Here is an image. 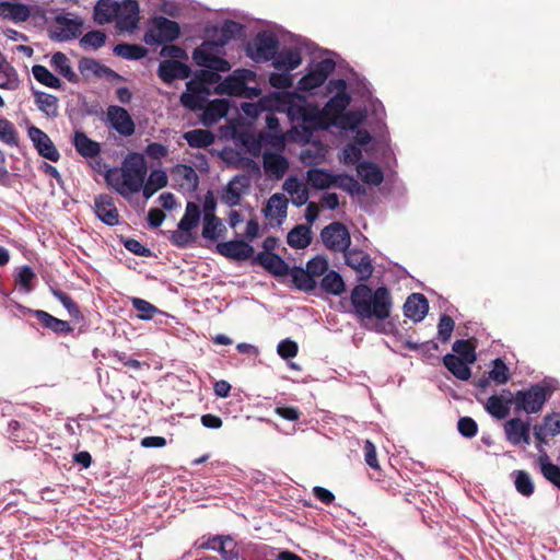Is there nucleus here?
I'll list each match as a JSON object with an SVG mask.
<instances>
[{"label": "nucleus", "mask_w": 560, "mask_h": 560, "mask_svg": "<svg viewBox=\"0 0 560 560\" xmlns=\"http://www.w3.org/2000/svg\"><path fill=\"white\" fill-rule=\"evenodd\" d=\"M351 313L364 326L368 322L386 320L393 311V295L387 287L372 289L370 285L359 283L350 293Z\"/></svg>", "instance_id": "nucleus-1"}, {"label": "nucleus", "mask_w": 560, "mask_h": 560, "mask_svg": "<svg viewBox=\"0 0 560 560\" xmlns=\"http://www.w3.org/2000/svg\"><path fill=\"white\" fill-rule=\"evenodd\" d=\"M147 173L148 165L144 156L138 152H130L120 167L107 171L105 180L115 191L127 198L141 190Z\"/></svg>", "instance_id": "nucleus-2"}, {"label": "nucleus", "mask_w": 560, "mask_h": 560, "mask_svg": "<svg viewBox=\"0 0 560 560\" xmlns=\"http://www.w3.org/2000/svg\"><path fill=\"white\" fill-rule=\"evenodd\" d=\"M220 71L208 68L198 70L194 77L186 83V91L182 93L179 102L183 107L199 112L211 94V85L219 84L221 80Z\"/></svg>", "instance_id": "nucleus-3"}, {"label": "nucleus", "mask_w": 560, "mask_h": 560, "mask_svg": "<svg viewBox=\"0 0 560 560\" xmlns=\"http://www.w3.org/2000/svg\"><path fill=\"white\" fill-rule=\"evenodd\" d=\"M180 36V26L176 21L170 20L163 15L153 16L143 40L147 45H162L176 40Z\"/></svg>", "instance_id": "nucleus-4"}, {"label": "nucleus", "mask_w": 560, "mask_h": 560, "mask_svg": "<svg viewBox=\"0 0 560 560\" xmlns=\"http://www.w3.org/2000/svg\"><path fill=\"white\" fill-rule=\"evenodd\" d=\"M551 395L552 390L540 384L532 385L528 389L517 390L514 395L515 410L537 413Z\"/></svg>", "instance_id": "nucleus-5"}, {"label": "nucleus", "mask_w": 560, "mask_h": 560, "mask_svg": "<svg viewBox=\"0 0 560 560\" xmlns=\"http://www.w3.org/2000/svg\"><path fill=\"white\" fill-rule=\"evenodd\" d=\"M220 48L218 42L206 40L194 49L192 60L199 67L228 72L231 69V65L228 60L218 56Z\"/></svg>", "instance_id": "nucleus-6"}, {"label": "nucleus", "mask_w": 560, "mask_h": 560, "mask_svg": "<svg viewBox=\"0 0 560 560\" xmlns=\"http://www.w3.org/2000/svg\"><path fill=\"white\" fill-rule=\"evenodd\" d=\"M279 48V40L277 36L268 32H259L253 40L252 45H248L246 51L247 56L253 60L269 61L275 58Z\"/></svg>", "instance_id": "nucleus-7"}, {"label": "nucleus", "mask_w": 560, "mask_h": 560, "mask_svg": "<svg viewBox=\"0 0 560 560\" xmlns=\"http://www.w3.org/2000/svg\"><path fill=\"white\" fill-rule=\"evenodd\" d=\"M320 238L325 247L331 252L347 253L351 244L350 233L341 222H331L320 232Z\"/></svg>", "instance_id": "nucleus-8"}, {"label": "nucleus", "mask_w": 560, "mask_h": 560, "mask_svg": "<svg viewBox=\"0 0 560 560\" xmlns=\"http://www.w3.org/2000/svg\"><path fill=\"white\" fill-rule=\"evenodd\" d=\"M276 109L279 112H285L290 120L301 121L304 112L308 104L306 98L295 92H277L275 94Z\"/></svg>", "instance_id": "nucleus-9"}, {"label": "nucleus", "mask_w": 560, "mask_h": 560, "mask_svg": "<svg viewBox=\"0 0 560 560\" xmlns=\"http://www.w3.org/2000/svg\"><path fill=\"white\" fill-rule=\"evenodd\" d=\"M335 68L336 63L332 59L326 58L318 61L307 74L300 79L299 89L308 92L320 86Z\"/></svg>", "instance_id": "nucleus-10"}, {"label": "nucleus", "mask_w": 560, "mask_h": 560, "mask_svg": "<svg viewBox=\"0 0 560 560\" xmlns=\"http://www.w3.org/2000/svg\"><path fill=\"white\" fill-rule=\"evenodd\" d=\"M106 120L120 136L131 137L136 125L128 110L118 105H109L106 110Z\"/></svg>", "instance_id": "nucleus-11"}, {"label": "nucleus", "mask_w": 560, "mask_h": 560, "mask_svg": "<svg viewBox=\"0 0 560 560\" xmlns=\"http://www.w3.org/2000/svg\"><path fill=\"white\" fill-rule=\"evenodd\" d=\"M346 81L342 79L331 80L328 90L336 89L338 92L324 106L323 114L336 118L340 116L350 103V96L346 92Z\"/></svg>", "instance_id": "nucleus-12"}, {"label": "nucleus", "mask_w": 560, "mask_h": 560, "mask_svg": "<svg viewBox=\"0 0 560 560\" xmlns=\"http://www.w3.org/2000/svg\"><path fill=\"white\" fill-rule=\"evenodd\" d=\"M140 8L137 0H122L116 15V26L120 31L133 32L140 20Z\"/></svg>", "instance_id": "nucleus-13"}, {"label": "nucleus", "mask_w": 560, "mask_h": 560, "mask_svg": "<svg viewBox=\"0 0 560 560\" xmlns=\"http://www.w3.org/2000/svg\"><path fill=\"white\" fill-rule=\"evenodd\" d=\"M27 133L40 156L51 162L59 161L60 153L46 132L36 126H31L27 129Z\"/></svg>", "instance_id": "nucleus-14"}, {"label": "nucleus", "mask_w": 560, "mask_h": 560, "mask_svg": "<svg viewBox=\"0 0 560 560\" xmlns=\"http://www.w3.org/2000/svg\"><path fill=\"white\" fill-rule=\"evenodd\" d=\"M94 212L106 225L115 226L119 223V212L112 196L101 194L94 198Z\"/></svg>", "instance_id": "nucleus-15"}, {"label": "nucleus", "mask_w": 560, "mask_h": 560, "mask_svg": "<svg viewBox=\"0 0 560 560\" xmlns=\"http://www.w3.org/2000/svg\"><path fill=\"white\" fill-rule=\"evenodd\" d=\"M217 252L232 260L244 261L253 257L254 247L243 240H233L217 244Z\"/></svg>", "instance_id": "nucleus-16"}, {"label": "nucleus", "mask_w": 560, "mask_h": 560, "mask_svg": "<svg viewBox=\"0 0 560 560\" xmlns=\"http://www.w3.org/2000/svg\"><path fill=\"white\" fill-rule=\"evenodd\" d=\"M191 69L179 60H163L158 68V75L165 84H172L175 80L188 79Z\"/></svg>", "instance_id": "nucleus-17"}, {"label": "nucleus", "mask_w": 560, "mask_h": 560, "mask_svg": "<svg viewBox=\"0 0 560 560\" xmlns=\"http://www.w3.org/2000/svg\"><path fill=\"white\" fill-rule=\"evenodd\" d=\"M530 424L528 421H523L520 418H513L504 423V433L506 440L513 444L521 443L530 444Z\"/></svg>", "instance_id": "nucleus-18"}, {"label": "nucleus", "mask_w": 560, "mask_h": 560, "mask_svg": "<svg viewBox=\"0 0 560 560\" xmlns=\"http://www.w3.org/2000/svg\"><path fill=\"white\" fill-rule=\"evenodd\" d=\"M27 313L35 316L39 324L56 335H69L73 331L72 326L63 319H59L43 310H27Z\"/></svg>", "instance_id": "nucleus-19"}, {"label": "nucleus", "mask_w": 560, "mask_h": 560, "mask_svg": "<svg viewBox=\"0 0 560 560\" xmlns=\"http://www.w3.org/2000/svg\"><path fill=\"white\" fill-rule=\"evenodd\" d=\"M402 308L406 317L418 323L425 317L429 303L422 293H412L407 298Z\"/></svg>", "instance_id": "nucleus-20"}, {"label": "nucleus", "mask_w": 560, "mask_h": 560, "mask_svg": "<svg viewBox=\"0 0 560 560\" xmlns=\"http://www.w3.org/2000/svg\"><path fill=\"white\" fill-rule=\"evenodd\" d=\"M255 261L272 276L284 277L289 275V265L278 254L258 253L255 257Z\"/></svg>", "instance_id": "nucleus-21"}, {"label": "nucleus", "mask_w": 560, "mask_h": 560, "mask_svg": "<svg viewBox=\"0 0 560 560\" xmlns=\"http://www.w3.org/2000/svg\"><path fill=\"white\" fill-rule=\"evenodd\" d=\"M230 109V103L223 98H217L203 103L201 121L205 126L209 127L223 118Z\"/></svg>", "instance_id": "nucleus-22"}, {"label": "nucleus", "mask_w": 560, "mask_h": 560, "mask_svg": "<svg viewBox=\"0 0 560 560\" xmlns=\"http://www.w3.org/2000/svg\"><path fill=\"white\" fill-rule=\"evenodd\" d=\"M79 70L83 77H90L91 74L97 78L118 79L122 80V77L112 70L110 68L100 63L93 58L83 57L79 60Z\"/></svg>", "instance_id": "nucleus-23"}, {"label": "nucleus", "mask_w": 560, "mask_h": 560, "mask_svg": "<svg viewBox=\"0 0 560 560\" xmlns=\"http://www.w3.org/2000/svg\"><path fill=\"white\" fill-rule=\"evenodd\" d=\"M264 170L268 176L282 178L289 168L288 160L276 152L265 151L262 154Z\"/></svg>", "instance_id": "nucleus-24"}, {"label": "nucleus", "mask_w": 560, "mask_h": 560, "mask_svg": "<svg viewBox=\"0 0 560 560\" xmlns=\"http://www.w3.org/2000/svg\"><path fill=\"white\" fill-rule=\"evenodd\" d=\"M172 175L182 188L188 191L197 190L199 186V176L190 165L178 164L174 166Z\"/></svg>", "instance_id": "nucleus-25"}, {"label": "nucleus", "mask_w": 560, "mask_h": 560, "mask_svg": "<svg viewBox=\"0 0 560 560\" xmlns=\"http://www.w3.org/2000/svg\"><path fill=\"white\" fill-rule=\"evenodd\" d=\"M0 16L15 23L25 22L31 16V9L24 3L0 1Z\"/></svg>", "instance_id": "nucleus-26"}, {"label": "nucleus", "mask_w": 560, "mask_h": 560, "mask_svg": "<svg viewBox=\"0 0 560 560\" xmlns=\"http://www.w3.org/2000/svg\"><path fill=\"white\" fill-rule=\"evenodd\" d=\"M512 405H514V397L504 398L503 395H491L485 404V409L493 418L502 420L510 415Z\"/></svg>", "instance_id": "nucleus-27"}, {"label": "nucleus", "mask_w": 560, "mask_h": 560, "mask_svg": "<svg viewBox=\"0 0 560 560\" xmlns=\"http://www.w3.org/2000/svg\"><path fill=\"white\" fill-rule=\"evenodd\" d=\"M55 37L60 42L71 40L81 34L82 22L66 16L56 18Z\"/></svg>", "instance_id": "nucleus-28"}, {"label": "nucleus", "mask_w": 560, "mask_h": 560, "mask_svg": "<svg viewBox=\"0 0 560 560\" xmlns=\"http://www.w3.org/2000/svg\"><path fill=\"white\" fill-rule=\"evenodd\" d=\"M32 94L37 108L48 118H57L59 116V98L57 96L34 89Z\"/></svg>", "instance_id": "nucleus-29"}, {"label": "nucleus", "mask_w": 560, "mask_h": 560, "mask_svg": "<svg viewBox=\"0 0 560 560\" xmlns=\"http://www.w3.org/2000/svg\"><path fill=\"white\" fill-rule=\"evenodd\" d=\"M346 262L361 275L362 280L372 276L373 266L369 255L361 252H347L345 254Z\"/></svg>", "instance_id": "nucleus-30"}, {"label": "nucleus", "mask_w": 560, "mask_h": 560, "mask_svg": "<svg viewBox=\"0 0 560 560\" xmlns=\"http://www.w3.org/2000/svg\"><path fill=\"white\" fill-rule=\"evenodd\" d=\"M73 145L77 152L86 159H93L101 152L100 143L90 139L83 131L79 130L74 132Z\"/></svg>", "instance_id": "nucleus-31"}, {"label": "nucleus", "mask_w": 560, "mask_h": 560, "mask_svg": "<svg viewBox=\"0 0 560 560\" xmlns=\"http://www.w3.org/2000/svg\"><path fill=\"white\" fill-rule=\"evenodd\" d=\"M119 2L114 0H98L94 7V21L97 24H107L116 20Z\"/></svg>", "instance_id": "nucleus-32"}, {"label": "nucleus", "mask_w": 560, "mask_h": 560, "mask_svg": "<svg viewBox=\"0 0 560 560\" xmlns=\"http://www.w3.org/2000/svg\"><path fill=\"white\" fill-rule=\"evenodd\" d=\"M287 243L295 249H304L312 243V230L310 225H295L287 235Z\"/></svg>", "instance_id": "nucleus-33"}, {"label": "nucleus", "mask_w": 560, "mask_h": 560, "mask_svg": "<svg viewBox=\"0 0 560 560\" xmlns=\"http://www.w3.org/2000/svg\"><path fill=\"white\" fill-rule=\"evenodd\" d=\"M246 89L245 79L233 74L220 82L215 86L214 92L220 95L242 96L245 94Z\"/></svg>", "instance_id": "nucleus-34"}, {"label": "nucleus", "mask_w": 560, "mask_h": 560, "mask_svg": "<svg viewBox=\"0 0 560 560\" xmlns=\"http://www.w3.org/2000/svg\"><path fill=\"white\" fill-rule=\"evenodd\" d=\"M302 62L301 54L298 49H285L277 52L272 59V66L278 70L291 71L296 69Z\"/></svg>", "instance_id": "nucleus-35"}, {"label": "nucleus", "mask_w": 560, "mask_h": 560, "mask_svg": "<svg viewBox=\"0 0 560 560\" xmlns=\"http://www.w3.org/2000/svg\"><path fill=\"white\" fill-rule=\"evenodd\" d=\"M190 148L203 149L212 145L215 141V136L208 129H194L186 131L183 135Z\"/></svg>", "instance_id": "nucleus-36"}, {"label": "nucleus", "mask_w": 560, "mask_h": 560, "mask_svg": "<svg viewBox=\"0 0 560 560\" xmlns=\"http://www.w3.org/2000/svg\"><path fill=\"white\" fill-rule=\"evenodd\" d=\"M358 175L363 183L368 185L378 186L384 180V174L381 167L373 162H361L357 165Z\"/></svg>", "instance_id": "nucleus-37"}, {"label": "nucleus", "mask_w": 560, "mask_h": 560, "mask_svg": "<svg viewBox=\"0 0 560 560\" xmlns=\"http://www.w3.org/2000/svg\"><path fill=\"white\" fill-rule=\"evenodd\" d=\"M443 364L456 378L460 381H468L471 375L470 368L468 366L469 363L455 354L447 353L444 355Z\"/></svg>", "instance_id": "nucleus-38"}, {"label": "nucleus", "mask_w": 560, "mask_h": 560, "mask_svg": "<svg viewBox=\"0 0 560 560\" xmlns=\"http://www.w3.org/2000/svg\"><path fill=\"white\" fill-rule=\"evenodd\" d=\"M288 199L282 194L272 195L267 201L265 214L267 218L277 219L279 223L287 217Z\"/></svg>", "instance_id": "nucleus-39"}, {"label": "nucleus", "mask_w": 560, "mask_h": 560, "mask_svg": "<svg viewBox=\"0 0 560 560\" xmlns=\"http://www.w3.org/2000/svg\"><path fill=\"white\" fill-rule=\"evenodd\" d=\"M50 66L56 72L66 78L71 83H78L79 77L72 70L69 58L61 51H57L51 56Z\"/></svg>", "instance_id": "nucleus-40"}, {"label": "nucleus", "mask_w": 560, "mask_h": 560, "mask_svg": "<svg viewBox=\"0 0 560 560\" xmlns=\"http://www.w3.org/2000/svg\"><path fill=\"white\" fill-rule=\"evenodd\" d=\"M289 275L294 287L301 291L312 292L317 285L316 280L302 267L290 268Z\"/></svg>", "instance_id": "nucleus-41"}, {"label": "nucleus", "mask_w": 560, "mask_h": 560, "mask_svg": "<svg viewBox=\"0 0 560 560\" xmlns=\"http://www.w3.org/2000/svg\"><path fill=\"white\" fill-rule=\"evenodd\" d=\"M306 177L315 189H327L334 186L335 175L324 168H311L307 171Z\"/></svg>", "instance_id": "nucleus-42"}, {"label": "nucleus", "mask_w": 560, "mask_h": 560, "mask_svg": "<svg viewBox=\"0 0 560 560\" xmlns=\"http://www.w3.org/2000/svg\"><path fill=\"white\" fill-rule=\"evenodd\" d=\"M114 54L127 60H139L147 56L148 49L138 44L121 43L114 47Z\"/></svg>", "instance_id": "nucleus-43"}, {"label": "nucleus", "mask_w": 560, "mask_h": 560, "mask_svg": "<svg viewBox=\"0 0 560 560\" xmlns=\"http://www.w3.org/2000/svg\"><path fill=\"white\" fill-rule=\"evenodd\" d=\"M320 288L326 293L340 295L345 291V282L337 271L330 270L324 275L320 281Z\"/></svg>", "instance_id": "nucleus-44"}, {"label": "nucleus", "mask_w": 560, "mask_h": 560, "mask_svg": "<svg viewBox=\"0 0 560 560\" xmlns=\"http://www.w3.org/2000/svg\"><path fill=\"white\" fill-rule=\"evenodd\" d=\"M32 73L37 82L47 88L61 89L62 86L61 80L43 65L33 66Z\"/></svg>", "instance_id": "nucleus-45"}, {"label": "nucleus", "mask_w": 560, "mask_h": 560, "mask_svg": "<svg viewBox=\"0 0 560 560\" xmlns=\"http://www.w3.org/2000/svg\"><path fill=\"white\" fill-rule=\"evenodd\" d=\"M200 221V208L197 203L189 201L186 205L185 214L178 223L179 230L191 231Z\"/></svg>", "instance_id": "nucleus-46"}, {"label": "nucleus", "mask_w": 560, "mask_h": 560, "mask_svg": "<svg viewBox=\"0 0 560 560\" xmlns=\"http://www.w3.org/2000/svg\"><path fill=\"white\" fill-rule=\"evenodd\" d=\"M334 186L349 192L350 195H363L365 189L362 185L353 177L348 174L335 175Z\"/></svg>", "instance_id": "nucleus-47"}, {"label": "nucleus", "mask_w": 560, "mask_h": 560, "mask_svg": "<svg viewBox=\"0 0 560 560\" xmlns=\"http://www.w3.org/2000/svg\"><path fill=\"white\" fill-rule=\"evenodd\" d=\"M512 475L516 491L524 497H530L535 491V486L529 474L525 470H514Z\"/></svg>", "instance_id": "nucleus-48"}, {"label": "nucleus", "mask_w": 560, "mask_h": 560, "mask_svg": "<svg viewBox=\"0 0 560 560\" xmlns=\"http://www.w3.org/2000/svg\"><path fill=\"white\" fill-rule=\"evenodd\" d=\"M20 79L15 68L7 63L0 73V90L15 91L20 86Z\"/></svg>", "instance_id": "nucleus-49"}, {"label": "nucleus", "mask_w": 560, "mask_h": 560, "mask_svg": "<svg viewBox=\"0 0 560 560\" xmlns=\"http://www.w3.org/2000/svg\"><path fill=\"white\" fill-rule=\"evenodd\" d=\"M539 463L542 476L560 489V467L550 463L546 453L539 457Z\"/></svg>", "instance_id": "nucleus-50"}, {"label": "nucleus", "mask_w": 560, "mask_h": 560, "mask_svg": "<svg viewBox=\"0 0 560 560\" xmlns=\"http://www.w3.org/2000/svg\"><path fill=\"white\" fill-rule=\"evenodd\" d=\"M130 302L132 307L138 312V318L142 320H150L156 314L161 313V311L155 305L143 299L131 298Z\"/></svg>", "instance_id": "nucleus-51"}, {"label": "nucleus", "mask_w": 560, "mask_h": 560, "mask_svg": "<svg viewBox=\"0 0 560 560\" xmlns=\"http://www.w3.org/2000/svg\"><path fill=\"white\" fill-rule=\"evenodd\" d=\"M0 140L9 147H19V133L7 118H0Z\"/></svg>", "instance_id": "nucleus-52"}, {"label": "nucleus", "mask_w": 560, "mask_h": 560, "mask_svg": "<svg viewBox=\"0 0 560 560\" xmlns=\"http://www.w3.org/2000/svg\"><path fill=\"white\" fill-rule=\"evenodd\" d=\"M52 295L63 305L70 316L75 319H82L83 315L80 311L79 305L72 300V298L66 292L59 289H52Z\"/></svg>", "instance_id": "nucleus-53"}, {"label": "nucleus", "mask_w": 560, "mask_h": 560, "mask_svg": "<svg viewBox=\"0 0 560 560\" xmlns=\"http://www.w3.org/2000/svg\"><path fill=\"white\" fill-rule=\"evenodd\" d=\"M453 351L458 354L457 357L468 363L476 361V346L470 340H456L453 343Z\"/></svg>", "instance_id": "nucleus-54"}, {"label": "nucleus", "mask_w": 560, "mask_h": 560, "mask_svg": "<svg viewBox=\"0 0 560 560\" xmlns=\"http://www.w3.org/2000/svg\"><path fill=\"white\" fill-rule=\"evenodd\" d=\"M222 226L221 220L214 213H205L202 236L207 240L214 241L219 236V229Z\"/></svg>", "instance_id": "nucleus-55"}, {"label": "nucleus", "mask_w": 560, "mask_h": 560, "mask_svg": "<svg viewBox=\"0 0 560 560\" xmlns=\"http://www.w3.org/2000/svg\"><path fill=\"white\" fill-rule=\"evenodd\" d=\"M489 377L498 385H503L510 380V371L504 361L500 358L492 361V370Z\"/></svg>", "instance_id": "nucleus-56"}, {"label": "nucleus", "mask_w": 560, "mask_h": 560, "mask_svg": "<svg viewBox=\"0 0 560 560\" xmlns=\"http://www.w3.org/2000/svg\"><path fill=\"white\" fill-rule=\"evenodd\" d=\"M305 270L315 279L328 271V261L324 256L318 255L307 261Z\"/></svg>", "instance_id": "nucleus-57"}, {"label": "nucleus", "mask_w": 560, "mask_h": 560, "mask_svg": "<svg viewBox=\"0 0 560 560\" xmlns=\"http://www.w3.org/2000/svg\"><path fill=\"white\" fill-rule=\"evenodd\" d=\"M242 28L243 26L235 21H225L221 28V39L218 42L220 47H223L229 40L235 38Z\"/></svg>", "instance_id": "nucleus-58"}, {"label": "nucleus", "mask_w": 560, "mask_h": 560, "mask_svg": "<svg viewBox=\"0 0 560 560\" xmlns=\"http://www.w3.org/2000/svg\"><path fill=\"white\" fill-rule=\"evenodd\" d=\"M215 551L221 555L222 560H235L238 557V552L235 550V544L230 536H224Z\"/></svg>", "instance_id": "nucleus-59"}, {"label": "nucleus", "mask_w": 560, "mask_h": 560, "mask_svg": "<svg viewBox=\"0 0 560 560\" xmlns=\"http://www.w3.org/2000/svg\"><path fill=\"white\" fill-rule=\"evenodd\" d=\"M454 319L450 315H442L438 324V334L442 342H447L454 330Z\"/></svg>", "instance_id": "nucleus-60"}, {"label": "nucleus", "mask_w": 560, "mask_h": 560, "mask_svg": "<svg viewBox=\"0 0 560 560\" xmlns=\"http://www.w3.org/2000/svg\"><path fill=\"white\" fill-rule=\"evenodd\" d=\"M106 42V35L102 31H90L80 40L84 47L101 48Z\"/></svg>", "instance_id": "nucleus-61"}, {"label": "nucleus", "mask_w": 560, "mask_h": 560, "mask_svg": "<svg viewBox=\"0 0 560 560\" xmlns=\"http://www.w3.org/2000/svg\"><path fill=\"white\" fill-rule=\"evenodd\" d=\"M301 121L308 128L317 129L322 125V113L317 107L308 105Z\"/></svg>", "instance_id": "nucleus-62"}, {"label": "nucleus", "mask_w": 560, "mask_h": 560, "mask_svg": "<svg viewBox=\"0 0 560 560\" xmlns=\"http://www.w3.org/2000/svg\"><path fill=\"white\" fill-rule=\"evenodd\" d=\"M237 182V177L231 180L224 189V194L222 195V200L230 207L238 206L241 202V191L237 187H235V183Z\"/></svg>", "instance_id": "nucleus-63"}, {"label": "nucleus", "mask_w": 560, "mask_h": 560, "mask_svg": "<svg viewBox=\"0 0 560 560\" xmlns=\"http://www.w3.org/2000/svg\"><path fill=\"white\" fill-rule=\"evenodd\" d=\"M549 436L560 434V415L552 413L544 417V423L540 424Z\"/></svg>", "instance_id": "nucleus-64"}]
</instances>
